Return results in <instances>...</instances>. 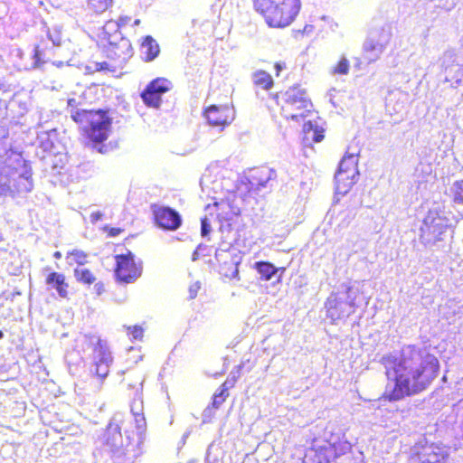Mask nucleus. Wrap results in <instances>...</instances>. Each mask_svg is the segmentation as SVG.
I'll return each mask as SVG.
<instances>
[{
  "mask_svg": "<svg viewBox=\"0 0 463 463\" xmlns=\"http://www.w3.org/2000/svg\"><path fill=\"white\" fill-rule=\"evenodd\" d=\"M387 384L382 398L388 402L401 401L426 390L439 371V359L426 348L410 345L401 357L382 358Z\"/></svg>",
  "mask_w": 463,
  "mask_h": 463,
  "instance_id": "nucleus-1",
  "label": "nucleus"
},
{
  "mask_svg": "<svg viewBox=\"0 0 463 463\" xmlns=\"http://www.w3.org/2000/svg\"><path fill=\"white\" fill-rule=\"evenodd\" d=\"M72 121L80 129L85 144L104 154L108 148L106 142L112 133L113 118L109 109H91L75 112Z\"/></svg>",
  "mask_w": 463,
  "mask_h": 463,
  "instance_id": "nucleus-2",
  "label": "nucleus"
},
{
  "mask_svg": "<svg viewBox=\"0 0 463 463\" xmlns=\"http://www.w3.org/2000/svg\"><path fill=\"white\" fill-rule=\"evenodd\" d=\"M130 23V16L122 15L118 20H108L102 27L99 47L101 54L112 63L124 61L131 54V43L121 33L122 28Z\"/></svg>",
  "mask_w": 463,
  "mask_h": 463,
  "instance_id": "nucleus-3",
  "label": "nucleus"
},
{
  "mask_svg": "<svg viewBox=\"0 0 463 463\" xmlns=\"http://www.w3.org/2000/svg\"><path fill=\"white\" fill-rule=\"evenodd\" d=\"M254 11L269 28L284 29L290 26L298 16L301 0H251Z\"/></svg>",
  "mask_w": 463,
  "mask_h": 463,
  "instance_id": "nucleus-4",
  "label": "nucleus"
},
{
  "mask_svg": "<svg viewBox=\"0 0 463 463\" xmlns=\"http://www.w3.org/2000/svg\"><path fill=\"white\" fill-rule=\"evenodd\" d=\"M277 104L280 107L285 118L298 121L307 117L313 109V103L305 89L299 85L288 87L275 95Z\"/></svg>",
  "mask_w": 463,
  "mask_h": 463,
  "instance_id": "nucleus-5",
  "label": "nucleus"
},
{
  "mask_svg": "<svg viewBox=\"0 0 463 463\" xmlns=\"http://www.w3.org/2000/svg\"><path fill=\"white\" fill-rule=\"evenodd\" d=\"M349 449V443L343 437L331 434L327 439H315L306 452L305 459L307 463H332Z\"/></svg>",
  "mask_w": 463,
  "mask_h": 463,
  "instance_id": "nucleus-6",
  "label": "nucleus"
},
{
  "mask_svg": "<svg viewBox=\"0 0 463 463\" xmlns=\"http://www.w3.org/2000/svg\"><path fill=\"white\" fill-rule=\"evenodd\" d=\"M115 261L114 275L118 282L133 283L142 275V261L137 260L130 250L123 254H117Z\"/></svg>",
  "mask_w": 463,
  "mask_h": 463,
  "instance_id": "nucleus-7",
  "label": "nucleus"
},
{
  "mask_svg": "<svg viewBox=\"0 0 463 463\" xmlns=\"http://www.w3.org/2000/svg\"><path fill=\"white\" fill-rule=\"evenodd\" d=\"M446 228V218L437 211H429L420 226V240L424 245H433L441 240Z\"/></svg>",
  "mask_w": 463,
  "mask_h": 463,
  "instance_id": "nucleus-8",
  "label": "nucleus"
},
{
  "mask_svg": "<svg viewBox=\"0 0 463 463\" xmlns=\"http://www.w3.org/2000/svg\"><path fill=\"white\" fill-rule=\"evenodd\" d=\"M358 175V161L354 155L345 156L335 175L336 189L339 193L345 194L354 184Z\"/></svg>",
  "mask_w": 463,
  "mask_h": 463,
  "instance_id": "nucleus-9",
  "label": "nucleus"
},
{
  "mask_svg": "<svg viewBox=\"0 0 463 463\" xmlns=\"http://www.w3.org/2000/svg\"><path fill=\"white\" fill-rule=\"evenodd\" d=\"M203 115L211 127L223 130L234 120L235 109L230 105H210Z\"/></svg>",
  "mask_w": 463,
  "mask_h": 463,
  "instance_id": "nucleus-10",
  "label": "nucleus"
},
{
  "mask_svg": "<svg viewBox=\"0 0 463 463\" xmlns=\"http://www.w3.org/2000/svg\"><path fill=\"white\" fill-rule=\"evenodd\" d=\"M172 82L163 77L151 80L141 93L143 102L151 108H158L162 102V95L172 89Z\"/></svg>",
  "mask_w": 463,
  "mask_h": 463,
  "instance_id": "nucleus-11",
  "label": "nucleus"
},
{
  "mask_svg": "<svg viewBox=\"0 0 463 463\" xmlns=\"http://www.w3.org/2000/svg\"><path fill=\"white\" fill-rule=\"evenodd\" d=\"M155 224L164 231H176L182 225L179 213L168 206L151 207Z\"/></svg>",
  "mask_w": 463,
  "mask_h": 463,
  "instance_id": "nucleus-12",
  "label": "nucleus"
},
{
  "mask_svg": "<svg viewBox=\"0 0 463 463\" xmlns=\"http://www.w3.org/2000/svg\"><path fill=\"white\" fill-rule=\"evenodd\" d=\"M93 358L95 364V374L104 380L109 373V367L113 362V357L109 347L101 339H98L93 346Z\"/></svg>",
  "mask_w": 463,
  "mask_h": 463,
  "instance_id": "nucleus-13",
  "label": "nucleus"
},
{
  "mask_svg": "<svg viewBox=\"0 0 463 463\" xmlns=\"http://www.w3.org/2000/svg\"><path fill=\"white\" fill-rule=\"evenodd\" d=\"M54 43L50 39H42L33 48V69H43L45 64L53 63L55 57Z\"/></svg>",
  "mask_w": 463,
  "mask_h": 463,
  "instance_id": "nucleus-14",
  "label": "nucleus"
},
{
  "mask_svg": "<svg viewBox=\"0 0 463 463\" xmlns=\"http://www.w3.org/2000/svg\"><path fill=\"white\" fill-rule=\"evenodd\" d=\"M45 283L51 289H54L61 298H69L70 283L63 273L58 271L49 272L45 277Z\"/></svg>",
  "mask_w": 463,
  "mask_h": 463,
  "instance_id": "nucleus-15",
  "label": "nucleus"
},
{
  "mask_svg": "<svg viewBox=\"0 0 463 463\" xmlns=\"http://www.w3.org/2000/svg\"><path fill=\"white\" fill-rule=\"evenodd\" d=\"M213 211L210 214L211 216H214L215 219L219 222L221 226L227 225L230 227L232 225V221L234 216L238 214L235 212L230 203L229 201L222 200L221 202L214 203L213 206Z\"/></svg>",
  "mask_w": 463,
  "mask_h": 463,
  "instance_id": "nucleus-16",
  "label": "nucleus"
},
{
  "mask_svg": "<svg viewBox=\"0 0 463 463\" xmlns=\"http://www.w3.org/2000/svg\"><path fill=\"white\" fill-rule=\"evenodd\" d=\"M73 276L76 281L85 286L94 285V291L98 296L105 292V285L102 281H97V278L92 270L84 268H75Z\"/></svg>",
  "mask_w": 463,
  "mask_h": 463,
  "instance_id": "nucleus-17",
  "label": "nucleus"
},
{
  "mask_svg": "<svg viewBox=\"0 0 463 463\" xmlns=\"http://www.w3.org/2000/svg\"><path fill=\"white\" fill-rule=\"evenodd\" d=\"M103 443L116 449H123L125 445L122 443V435H121V428L116 422H110L103 435H102ZM128 447V444L126 445V448Z\"/></svg>",
  "mask_w": 463,
  "mask_h": 463,
  "instance_id": "nucleus-18",
  "label": "nucleus"
},
{
  "mask_svg": "<svg viewBox=\"0 0 463 463\" xmlns=\"http://www.w3.org/2000/svg\"><path fill=\"white\" fill-rule=\"evenodd\" d=\"M345 305V302L338 300L336 298H328L326 302L327 317L335 322L348 317V314L344 310Z\"/></svg>",
  "mask_w": 463,
  "mask_h": 463,
  "instance_id": "nucleus-19",
  "label": "nucleus"
},
{
  "mask_svg": "<svg viewBox=\"0 0 463 463\" xmlns=\"http://www.w3.org/2000/svg\"><path fill=\"white\" fill-rule=\"evenodd\" d=\"M140 51L145 55L144 60L151 61L158 56L160 49L156 40L152 36L147 35L141 43Z\"/></svg>",
  "mask_w": 463,
  "mask_h": 463,
  "instance_id": "nucleus-20",
  "label": "nucleus"
},
{
  "mask_svg": "<svg viewBox=\"0 0 463 463\" xmlns=\"http://www.w3.org/2000/svg\"><path fill=\"white\" fill-rule=\"evenodd\" d=\"M303 139L307 144L317 143L324 138V130L311 121L303 125Z\"/></svg>",
  "mask_w": 463,
  "mask_h": 463,
  "instance_id": "nucleus-21",
  "label": "nucleus"
},
{
  "mask_svg": "<svg viewBox=\"0 0 463 463\" xmlns=\"http://www.w3.org/2000/svg\"><path fill=\"white\" fill-rule=\"evenodd\" d=\"M252 82L256 89L268 91L274 86L272 76L263 71L258 70L252 73Z\"/></svg>",
  "mask_w": 463,
  "mask_h": 463,
  "instance_id": "nucleus-22",
  "label": "nucleus"
},
{
  "mask_svg": "<svg viewBox=\"0 0 463 463\" xmlns=\"http://www.w3.org/2000/svg\"><path fill=\"white\" fill-rule=\"evenodd\" d=\"M236 378L226 379L220 387V391L213 394L212 406L214 409H218L229 396V390L234 387Z\"/></svg>",
  "mask_w": 463,
  "mask_h": 463,
  "instance_id": "nucleus-23",
  "label": "nucleus"
},
{
  "mask_svg": "<svg viewBox=\"0 0 463 463\" xmlns=\"http://www.w3.org/2000/svg\"><path fill=\"white\" fill-rule=\"evenodd\" d=\"M246 176L249 177L248 182L255 185L259 190L263 188L270 179L269 173L265 168H254L250 170Z\"/></svg>",
  "mask_w": 463,
  "mask_h": 463,
  "instance_id": "nucleus-24",
  "label": "nucleus"
},
{
  "mask_svg": "<svg viewBox=\"0 0 463 463\" xmlns=\"http://www.w3.org/2000/svg\"><path fill=\"white\" fill-rule=\"evenodd\" d=\"M65 258L69 266L77 265L80 267L88 263L89 256L85 251L79 249H74L68 251Z\"/></svg>",
  "mask_w": 463,
  "mask_h": 463,
  "instance_id": "nucleus-25",
  "label": "nucleus"
},
{
  "mask_svg": "<svg viewBox=\"0 0 463 463\" xmlns=\"http://www.w3.org/2000/svg\"><path fill=\"white\" fill-rule=\"evenodd\" d=\"M255 269L260 275L262 280H269L279 270L272 263L269 261H258L254 264Z\"/></svg>",
  "mask_w": 463,
  "mask_h": 463,
  "instance_id": "nucleus-26",
  "label": "nucleus"
},
{
  "mask_svg": "<svg viewBox=\"0 0 463 463\" xmlns=\"http://www.w3.org/2000/svg\"><path fill=\"white\" fill-rule=\"evenodd\" d=\"M115 0H86L88 8L94 14H101L109 11Z\"/></svg>",
  "mask_w": 463,
  "mask_h": 463,
  "instance_id": "nucleus-27",
  "label": "nucleus"
},
{
  "mask_svg": "<svg viewBox=\"0 0 463 463\" xmlns=\"http://www.w3.org/2000/svg\"><path fill=\"white\" fill-rule=\"evenodd\" d=\"M249 177L243 176L237 184V192L243 198L251 197L258 194L260 191L255 185L250 184Z\"/></svg>",
  "mask_w": 463,
  "mask_h": 463,
  "instance_id": "nucleus-28",
  "label": "nucleus"
},
{
  "mask_svg": "<svg viewBox=\"0 0 463 463\" xmlns=\"http://www.w3.org/2000/svg\"><path fill=\"white\" fill-rule=\"evenodd\" d=\"M449 197L456 204H463V180L453 183L449 189Z\"/></svg>",
  "mask_w": 463,
  "mask_h": 463,
  "instance_id": "nucleus-29",
  "label": "nucleus"
},
{
  "mask_svg": "<svg viewBox=\"0 0 463 463\" xmlns=\"http://www.w3.org/2000/svg\"><path fill=\"white\" fill-rule=\"evenodd\" d=\"M349 70V61L345 57H342L332 68L331 73L334 75H346L348 74Z\"/></svg>",
  "mask_w": 463,
  "mask_h": 463,
  "instance_id": "nucleus-30",
  "label": "nucleus"
},
{
  "mask_svg": "<svg viewBox=\"0 0 463 463\" xmlns=\"http://www.w3.org/2000/svg\"><path fill=\"white\" fill-rule=\"evenodd\" d=\"M14 186L17 193L29 192L32 189V182L28 177L20 175Z\"/></svg>",
  "mask_w": 463,
  "mask_h": 463,
  "instance_id": "nucleus-31",
  "label": "nucleus"
},
{
  "mask_svg": "<svg viewBox=\"0 0 463 463\" xmlns=\"http://www.w3.org/2000/svg\"><path fill=\"white\" fill-rule=\"evenodd\" d=\"M127 332L131 336V340H141L144 334L143 328L137 325L128 326Z\"/></svg>",
  "mask_w": 463,
  "mask_h": 463,
  "instance_id": "nucleus-32",
  "label": "nucleus"
},
{
  "mask_svg": "<svg viewBox=\"0 0 463 463\" xmlns=\"http://www.w3.org/2000/svg\"><path fill=\"white\" fill-rule=\"evenodd\" d=\"M79 105H80V102L76 99H74V98L68 99L67 106L70 109V115H71V119H72V116L74 115L75 112H81V111L89 110V109H80Z\"/></svg>",
  "mask_w": 463,
  "mask_h": 463,
  "instance_id": "nucleus-33",
  "label": "nucleus"
},
{
  "mask_svg": "<svg viewBox=\"0 0 463 463\" xmlns=\"http://www.w3.org/2000/svg\"><path fill=\"white\" fill-rule=\"evenodd\" d=\"M211 232V225L208 218L205 216L201 219V233L203 236H206Z\"/></svg>",
  "mask_w": 463,
  "mask_h": 463,
  "instance_id": "nucleus-34",
  "label": "nucleus"
},
{
  "mask_svg": "<svg viewBox=\"0 0 463 463\" xmlns=\"http://www.w3.org/2000/svg\"><path fill=\"white\" fill-rule=\"evenodd\" d=\"M103 230L107 232L109 237H116L123 232V229L105 226Z\"/></svg>",
  "mask_w": 463,
  "mask_h": 463,
  "instance_id": "nucleus-35",
  "label": "nucleus"
},
{
  "mask_svg": "<svg viewBox=\"0 0 463 463\" xmlns=\"http://www.w3.org/2000/svg\"><path fill=\"white\" fill-rule=\"evenodd\" d=\"M420 463H443L440 458L439 455L437 452H431L428 455V458L424 460H422Z\"/></svg>",
  "mask_w": 463,
  "mask_h": 463,
  "instance_id": "nucleus-36",
  "label": "nucleus"
},
{
  "mask_svg": "<svg viewBox=\"0 0 463 463\" xmlns=\"http://www.w3.org/2000/svg\"><path fill=\"white\" fill-rule=\"evenodd\" d=\"M103 214L100 212H93L90 213V218L92 222H96L102 218Z\"/></svg>",
  "mask_w": 463,
  "mask_h": 463,
  "instance_id": "nucleus-37",
  "label": "nucleus"
},
{
  "mask_svg": "<svg viewBox=\"0 0 463 463\" xmlns=\"http://www.w3.org/2000/svg\"><path fill=\"white\" fill-rule=\"evenodd\" d=\"M274 68L276 70V75L279 76L280 71L286 68V65L284 62L278 61L275 63Z\"/></svg>",
  "mask_w": 463,
  "mask_h": 463,
  "instance_id": "nucleus-38",
  "label": "nucleus"
},
{
  "mask_svg": "<svg viewBox=\"0 0 463 463\" xmlns=\"http://www.w3.org/2000/svg\"><path fill=\"white\" fill-rule=\"evenodd\" d=\"M135 419L137 423H141L138 427L142 428L145 425V417L143 414L136 413Z\"/></svg>",
  "mask_w": 463,
  "mask_h": 463,
  "instance_id": "nucleus-39",
  "label": "nucleus"
},
{
  "mask_svg": "<svg viewBox=\"0 0 463 463\" xmlns=\"http://www.w3.org/2000/svg\"><path fill=\"white\" fill-rule=\"evenodd\" d=\"M109 63L107 62V61H104V62H101V63H97V69L98 70H108L109 67Z\"/></svg>",
  "mask_w": 463,
  "mask_h": 463,
  "instance_id": "nucleus-40",
  "label": "nucleus"
},
{
  "mask_svg": "<svg viewBox=\"0 0 463 463\" xmlns=\"http://www.w3.org/2000/svg\"><path fill=\"white\" fill-rule=\"evenodd\" d=\"M52 256H53V258H55L56 260H60V259H61V257H62L61 252V251H59V250L54 251Z\"/></svg>",
  "mask_w": 463,
  "mask_h": 463,
  "instance_id": "nucleus-41",
  "label": "nucleus"
},
{
  "mask_svg": "<svg viewBox=\"0 0 463 463\" xmlns=\"http://www.w3.org/2000/svg\"><path fill=\"white\" fill-rule=\"evenodd\" d=\"M198 288H199V287H198V286H196V288H195V289H193V288H191V289H190V298H195V296H196V289H197Z\"/></svg>",
  "mask_w": 463,
  "mask_h": 463,
  "instance_id": "nucleus-42",
  "label": "nucleus"
},
{
  "mask_svg": "<svg viewBox=\"0 0 463 463\" xmlns=\"http://www.w3.org/2000/svg\"><path fill=\"white\" fill-rule=\"evenodd\" d=\"M312 28H313V26H312V25H306V26L304 27V31H305V32H307V31H308V32H309V31H311V30H312Z\"/></svg>",
  "mask_w": 463,
  "mask_h": 463,
  "instance_id": "nucleus-43",
  "label": "nucleus"
},
{
  "mask_svg": "<svg viewBox=\"0 0 463 463\" xmlns=\"http://www.w3.org/2000/svg\"><path fill=\"white\" fill-rule=\"evenodd\" d=\"M135 25H137L140 24V20L139 19H136L133 23Z\"/></svg>",
  "mask_w": 463,
  "mask_h": 463,
  "instance_id": "nucleus-44",
  "label": "nucleus"
},
{
  "mask_svg": "<svg viewBox=\"0 0 463 463\" xmlns=\"http://www.w3.org/2000/svg\"><path fill=\"white\" fill-rule=\"evenodd\" d=\"M4 337V333L0 330V339Z\"/></svg>",
  "mask_w": 463,
  "mask_h": 463,
  "instance_id": "nucleus-45",
  "label": "nucleus"
},
{
  "mask_svg": "<svg viewBox=\"0 0 463 463\" xmlns=\"http://www.w3.org/2000/svg\"><path fill=\"white\" fill-rule=\"evenodd\" d=\"M236 273H237V269L235 268L234 270L232 271V275L236 274Z\"/></svg>",
  "mask_w": 463,
  "mask_h": 463,
  "instance_id": "nucleus-46",
  "label": "nucleus"
},
{
  "mask_svg": "<svg viewBox=\"0 0 463 463\" xmlns=\"http://www.w3.org/2000/svg\"><path fill=\"white\" fill-rule=\"evenodd\" d=\"M222 274H223L224 276H226V277H228V276H229V274H228L227 272H222Z\"/></svg>",
  "mask_w": 463,
  "mask_h": 463,
  "instance_id": "nucleus-47",
  "label": "nucleus"
}]
</instances>
